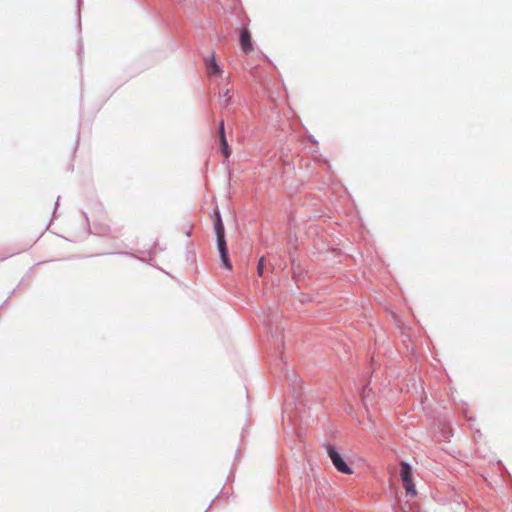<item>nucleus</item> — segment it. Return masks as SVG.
Returning a JSON list of instances; mask_svg holds the SVG:
<instances>
[{
    "label": "nucleus",
    "mask_w": 512,
    "mask_h": 512,
    "mask_svg": "<svg viewBox=\"0 0 512 512\" xmlns=\"http://www.w3.org/2000/svg\"><path fill=\"white\" fill-rule=\"evenodd\" d=\"M215 232H216V237H217V247H218V251L220 254L222 264L226 269L231 270L232 265L228 258V250H227V245H226V241H225L224 226L222 224L219 214H217L216 221H215Z\"/></svg>",
    "instance_id": "1"
},
{
    "label": "nucleus",
    "mask_w": 512,
    "mask_h": 512,
    "mask_svg": "<svg viewBox=\"0 0 512 512\" xmlns=\"http://www.w3.org/2000/svg\"><path fill=\"white\" fill-rule=\"evenodd\" d=\"M401 471L400 476L401 480L404 484V488L406 490V493L411 496L416 495V488L415 485L412 482V470L408 463L401 462L400 463Z\"/></svg>",
    "instance_id": "2"
},
{
    "label": "nucleus",
    "mask_w": 512,
    "mask_h": 512,
    "mask_svg": "<svg viewBox=\"0 0 512 512\" xmlns=\"http://www.w3.org/2000/svg\"><path fill=\"white\" fill-rule=\"evenodd\" d=\"M327 452L333 465L339 472L344 474L352 473L350 467L346 464V462L343 460L341 455L336 451L334 447H328Z\"/></svg>",
    "instance_id": "3"
},
{
    "label": "nucleus",
    "mask_w": 512,
    "mask_h": 512,
    "mask_svg": "<svg viewBox=\"0 0 512 512\" xmlns=\"http://www.w3.org/2000/svg\"><path fill=\"white\" fill-rule=\"evenodd\" d=\"M218 136H219V143H220V151L223 153L225 158H228L231 154V151H230L228 142L225 137V126H224L223 120H221L219 123Z\"/></svg>",
    "instance_id": "4"
},
{
    "label": "nucleus",
    "mask_w": 512,
    "mask_h": 512,
    "mask_svg": "<svg viewBox=\"0 0 512 512\" xmlns=\"http://www.w3.org/2000/svg\"><path fill=\"white\" fill-rule=\"evenodd\" d=\"M240 45L241 49L245 54L250 53L253 50V45L251 41V36L249 31L246 28L241 30L240 34Z\"/></svg>",
    "instance_id": "5"
},
{
    "label": "nucleus",
    "mask_w": 512,
    "mask_h": 512,
    "mask_svg": "<svg viewBox=\"0 0 512 512\" xmlns=\"http://www.w3.org/2000/svg\"><path fill=\"white\" fill-rule=\"evenodd\" d=\"M205 65L209 76L222 74V69L217 64L214 53L205 60Z\"/></svg>",
    "instance_id": "6"
},
{
    "label": "nucleus",
    "mask_w": 512,
    "mask_h": 512,
    "mask_svg": "<svg viewBox=\"0 0 512 512\" xmlns=\"http://www.w3.org/2000/svg\"><path fill=\"white\" fill-rule=\"evenodd\" d=\"M264 263H265V259H264V257H261L259 259L258 265H257V273H258L259 276L263 275Z\"/></svg>",
    "instance_id": "7"
},
{
    "label": "nucleus",
    "mask_w": 512,
    "mask_h": 512,
    "mask_svg": "<svg viewBox=\"0 0 512 512\" xmlns=\"http://www.w3.org/2000/svg\"><path fill=\"white\" fill-rule=\"evenodd\" d=\"M228 94V90H226L225 92H223V95L227 96Z\"/></svg>",
    "instance_id": "8"
},
{
    "label": "nucleus",
    "mask_w": 512,
    "mask_h": 512,
    "mask_svg": "<svg viewBox=\"0 0 512 512\" xmlns=\"http://www.w3.org/2000/svg\"><path fill=\"white\" fill-rule=\"evenodd\" d=\"M228 94V90H226L225 92H223V95L227 96Z\"/></svg>",
    "instance_id": "9"
},
{
    "label": "nucleus",
    "mask_w": 512,
    "mask_h": 512,
    "mask_svg": "<svg viewBox=\"0 0 512 512\" xmlns=\"http://www.w3.org/2000/svg\"><path fill=\"white\" fill-rule=\"evenodd\" d=\"M229 98L226 100V106H229Z\"/></svg>",
    "instance_id": "10"
}]
</instances>
